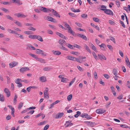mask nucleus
Here are the masks:
<instances>
[{"label": "nucleus", "mask_w": 130, "mask_h": 130, "mask_svg": "<svg viewBox=\"0 0 130 130\" xmlns=\"http://www.w3.org/2000/svg\"><path fill=\"white\" fill-rule=\"evenodd\" d=\"M93 19L94 21L98 22H99V20L98 18L94 17L93 18Z\"/></svg>", "instance_id": "obj_49"}, {"label": "nucleus", "mask_w": 130, "mask_h": 130, "mask_svg": "<svg viewBox=\"0 0 130 130\" xmlns=\"http://www.w3.org/2000/svg\"><path fill=\"white\" fill-rule=\"evenodd\" d=\"M63 23V24H64V26L66 27L68 29L70 27L69 25L66 23L65 22H64Z\"/></svg>", "instance_id": "obj_37"}, {"label": "nucleus", "mask_w": 130, "mask_h": 130, "mask_svg": "<svg viewBox=\"0 0 130 130\" xmlns=\"http://www.w3.org/2000/svg\"><path fill=\"white\" fill-rule=\"evenodd\" d=\"M18 64V62L15 61H13L10 63L9 64V65L10 67L11 68H12L14 67L15 66L17 65Z\"/></svg>", "instance_id": "obj_5"}, {"label": "nucleus", "mask_w": 130, "mask_h": 130, "mask_svg": "<svg viewBox=\"0 0 130 130\" xmlns=\"http://www.w3.org/2000/svg\"><path fill=\"white\" fill-rule=\"evenodd\" d=\"M107 46L110 50H113V48L111 45H107Z\"/></svg>", "instance_id": "obj_54"}, {"label": "nucleus", "mask_w": 130, "mask_h": 130, "mask_svg": "<svg viewBox=\"0 0 130 130\" xmlns=\"http://www.w3.org/2000/svg\"><path fill=\"white\" fill-rule=\"evenodd\" d=\"M86 58V57H80V61L81 62L83 61H85L86 60H84V59H85Z\"/></svg>", "instance_id": "obj_38"}, {"label": "nucleus", "mask_w": 130, "mask_h": 130, "mask_svg": "<svg viewBox=\"0 0 130 130\" xmlns=\"http://www.w3.org/2000/svg\"><path fill=\"white\" fill-rule=\"evenodd\" d=\"M125 61L127 66L129 64L130 65V62L128 58L127 57H126V58H125Z\"/></svg>", "instance_id": "obj_28"}, {"label": "nucleus", "mask_w": 130, "mask_h": 130, "mask_svg": "<svg viewBox=\"0 0 130 130\" xmlns=\"http://www.w3.org/2000/svg\"><path fill=\"white\" fill-rule=\"evenodd\" d=\"M28 29L30 30H32L33 31H35L36 30V29L33 27H30L28 28Z\"/></svg>", "instance_id": "obj_47"}, {"label": "nucleus", "mask_w": 130, "mask_h": 130, "mask_svg": "<svg viewBox=\"0 0 130 130\" xmlns=\"http://www.w3.org/2000/svg\"><path fill=\"white\" fill-rule=\"evenodd\" d=\"M90 46H91V47L92 49L94 51H95V52H97V51H96V48L92 43H90Z\"/></svg>", "instance_id": "obj_16"}, {"label": "nucleus", "mask_w": 130, "mask_h": 130, "mask_svg": "<svg viewBox=\"0 0 130 130\" xmlns=\"http://www.w3.org/2000/svg\"><path fill=\"white\" fill-rule=\"evenodd\" d=\"M78 52H77L72 51L71 52V54L73 55H77Z\"/></svg>", "instance_id": "obj_61"}, {"label": "nucleus", "mask_w": 130, "mask_h": 130, "mask_svg": "<svg viewBox=\"0 0 130 130\" xmlns=\"http://www.w3.org/2000/svg\"><path fill=\"white\" fill-rule=\"evenodd\" d=\"M6 18L11 21H13V18L9 15H7L5 16Z\"/></svg>", "instance_id": "obj_21"}, {"label": "nucleus", "mask_w": 130, "mask_h": 130, "mask_svg": "<svg viewBox=\"0 0 130 130\" xmlns=\"http://www.w3.org/2000/svg\"><path fill=\"white\" fill-rule=\"evenodd\" d=\"M71 121L69 120L66 122V123H69L67 124L66 126V127H68L69 126H70L72 125H73V124L72 123H71Z\"/></svg>", "instance_id": "obj_10"}, {"label": "nucleus", "mask_w": 130, "mask_h": 130, "mask_svg": "<svg viewBox=\"0 0 130 130\" xmlns=\"http://www.w3.org/2000/svg\"><path fill=\"white\" fill-rule=\"evenodd\" d=\"M30 70L27 67H23L20 69V71L21 72L23 73L27 71H29Z\"/></svg>", "instance_id": "obj_2"}, {"label": "nucleus", "mask_w": 130, "mask_h": 130, "mask_svg": "<svg viewBox=\"0 0 130 130\" xmlns=\"http://www.w3.org/2000/svg\"><path fill=\"white\" fill-rule=\"evenodd\" d=\"M18 97L16 94H15L14 96L13 99V103L14 104H15L17 103V98Z\"/></svg>", "instance_id": "obj_31"}, {"label": "nucleus", "mask_w": 130, "mask_h": 130, "mask_svg": "<svg viewBox=\"0 0 130 130\" xmlns=\"http://www.w3.org/2000/svg\"><path fill=\"white\" fill-rule=\"evenodd\" d=\"M75 24L76 25L78 26L79 27H81L82 26V25L80 23H78L77 22H76Z\"/></svg>", "instance_id": "obj_62"}, {"label": "nucleus", "mask_w": 130, "mask_h": 130, "mask_svg": "<svg viewBox=\"0 0 130 130\" xmlns=\"http://www.w3.org/2000/svg\"><path fill=\"white\" fill-rule=\"evenodd\" d=\"M51 11H52V12L54 14V15L59 18L60 17V15L56 11L52 9H51Z\"/></svg>", "instance_id": "obj_7"}, {"label": "nucleus", "mask_w": 130, "mask_h": 130, "mask_svg": "<svg viewBox=\"0 0 130 130\" xmlns=\"http://www.w3.org/2000/svg\"><path fill=\"white\" fill-rule=\"evenodd\" d=\"M49 125L48 124L46 125L44 127L43 130H47L49 128Z\"/></svg>", "instance_id": "obj_53"}, {"label": "nucleus", "mask_w": 130, "mask_h": 130, "mask_svg": "<svg viewBox=\"0 0 130 130\" xmlns=\"http://www.w3.org/2000/svg\"><path fill=\"white\" fill-rule=\"evenodd\" d=\"M68 81V79L66 78L63 77L62 78L61 82L64 83H67Z\"/></svg>", "instance_id": "obj_26"}, {"label": "nucleus", "mask_w": 130, "mask_h": 130, "mask_svg": "<svg viewBox=\"0 0 130 130\" xmlns=\"http://www.w3.org/2000/svg\"><path fill=\"white\" fill-rule=\"evenodd\" d=\"M64 113L63 112H59L56 114L55 116V119H58L59 118H61L63 115Z\"/></svg>", "instance_id": "obj_3"}, {"label": "nucleus", "mask_w": 130, "mask_h": 130, "mask_svg": "<svg viewBox=\"0 0 130 130\" xmlns=\"http://www.w3.org/2000/svg\"><path fill=\"white\" fill-rule=\"evenodd\" d=\"M85 118L88 119H91L92 118L90 117L87 113H85Z\"/></svg>", "instance_id": "obj_25"}, {"label": "nucleus", "mask_w": 130, "mask_h": 130, "mask_svg": "<svg viewBox=\"0 0 130 130\" xmlns=\"http://www.w3.org/2000/svg\"><path fill=\"white\" fill-rule=\"evenodd\" d=\"M120 23L121 24L122 26L124 28H125L126 26L123 22L120 20Z\"/></svg>", "instance_id": "obj_48"}, {"label": "nucleus", "mask_w": 130, "mask_h": 130, "mask_svg": "<svg viewBox=\"0 0 130 130\" xmlns=\"http://www.w3.org/2000/svg\"><path fill=\"white\" fill-rule=\"evenodd\" d=\"M94 76L95 78L96 79L98 78L97 74L96 72H94Z\"/></svg>", "instance_id": "obj_52"}, {"label": "nucleus", "mask_w": 130, "mask_h": 130, "mask_svg": "<svg viewBox=\"0 0 130 130\" xmlns=\"http://www.w3.org/2000/svg\"><path fill=\"white\" fill-rule=\"evenodd\" d=\"M74 47H76L77 48L80 49L82 47L80 45H78L77 44H75L74 45Z\"/></svg>", "instance_id": "obj_45"}, {"label": "nucleus", "mask_w": 130, "mask_h": 130, "mask_svg": "<svg viewBox=\"0 0 130 130\" xmlns=\"http://www.w3.org/2000/svg\"><path fill=\"white\" fill-rule=\"evenodd\" d=\"M96 112L97 113L99 114H101L105 112V110H103L102 109L100 108L97 109Z\"/></svg>", "instance_id": "obj_4"}, {"label": "nucleus", "mask_w": 130, "mask_h": 130, "mask_svg": "<svg viewBox=\"0 0 130 130\" xmlns=\"http://www.w3.org/2000/svg\"><path fill=\"white\" fill-rule=\"evenodd\" d=\"M112 72L114 75L115 76H117V70L115 69H113V70Z\"/></svg>", "instance_id": "obj_23"}, {"label": "nucleus", "mask_w": 130, "mask_h": 130, "mask_svg": "<svg viewBox=\"0 0 130 130\" xmlns=\"http://www.w3.org/2000/svg\"><path fill=\"white\" fill-rule=\"evenodd\" d=\"M53 53L54 55H59L61 54V52L59 51H53Z\"/></svg>", "instance_id": "obj_17"}, {"label": "nucleus", "mask_w": 130, "mask_h": 130, "mask_svg": "<svg viewBox=\"0 0 130 130\" xmlns=\"http://www.w3.org/2000/svg\"><path fill=\"white\" fill-rule=\"evenodd\" d=\"M98 55L99 59L101 60H102V59L105 60L106 59V57L103 54H98Z\"/></svg>", "instance_id": "obj_8"}, {"label": "nucleus", "mask_w": 130, "mask_h": 130, "mask_svg": "<svg viewBox=\"0 0 130 130\" xmlns=\"http://www.w3.org/2000/svg\"><path fill=\"white\" fill-rule=\"evenodd\" d=\"M51 69L52 68H51L49 67H46L43 68V70L44 71H50Z\"/></svg>", "instance_id": "obj_30"}, {"label": "nucleus", "mask_w": 130, "mask_h": 130, "mask_svg": "<svg viewBox=\"0 0 130 130\" xmlns=\"http://www.w3.org/2000/svg\"><path fill=\"white\" fill-rule=\"evenodd\" d=\"M66 46L68 47L69 48L71 49H73L74 47V45H71L70 44L66 43Z\"/></svg>", "instance_id": "obj_22"}, {"label": "nucleus", "mask_w": 130, "mask_h": 130, "mask_svg": "<svg viewBox=\"0 0 130 130\" xmlns=\"http://www.w3.org/2000/svg\"><path fill=\"white\" fill-rule=\"evenodd\" d=\"M23 103H19L18 106V109H21V108L22 107Z\"/></svg>", "instance_id": "obj_42"}, {"label": "nucleus", "mask_w": 130, "mask_h": 130, "mask_svg": "<svg viewBox=\"0 0 130 130\" xmlns=\"http://www.w3.org/2000/svg\"><path fill=\"white\" fill-rule=\"evenodd\" d=\"M48 91V88H46V89L44 90V94H48L47 93Z\"/></svg>", "instance_id": "obj_57"}, {"label": "nucleus", "mask_w": 130, "mask_h": 130, "mask_svg": "<svg viewBox=\"0 0 130 130\" xmlns=\"http://www.w3.org/2000/svg\"><path fill=\"white\" fill-rule=\"evenodd\" d=\"M106 78L108 79L110 77L109 75L107 74H105L103 75Z\"/></svg>", "instance_id": "obj_55"}, {"label": "nucleus", "mask_w": 130, "mask_h": 130, "mask_svg": "<svg viewBox=\"0 0 130 130\" xmlns=\"http://www.w3.org/2000/svg\"><path fill=\"white\" fill-rule=\"evenodd\" d=\"M29 55L30 56H32L33 57L36 59L37 57V56L35 54H33L30 53H29Z\"/></svg>", "instance_id": "obj_43"}, {"label": "nucleus", "mask_w": 130, "mask_h": 130, "mask_svg": "<svg viewBox=\"0 0 130 130\" xmlns=\"http://www.w3.org/2000/svg\"><path fill=\"white\" fill-rule=\"evenodd\" d=\"M6 94L7 97H9L10 94V93L9 91V90L6 88H5L4 90Z\"/></svg>", "instance_id": "obj_9"}, {"label": "nucleus", "mask_w": 130, "mask_h": 130, "mask_svg": "<svg viewBox=\"0 0 130 130\" xmlns=\"http://www.w3.org/2000/svg\"><path fill=\"white\" fill-rule=\"evenodd\" d=\"M14 21H15L14 23L15 24L17 25L20 27L22 26V24L21 23L16 20H15Z\"/></svg>", "instance_id": "obj_14"}, {"label": "nucleus", "mask_w": 130, "mask_h": 130, "mask_svg": "<svg viewBox=\"0 0 130 130\" xmlns=\"http://www.w3.org/2000/svg\"><path fill=\"white\" fill-rule=\"evenodd\" d=\"M65 42H66L65 40L62 39H60L58 41L59 43L61 45H63V44Z\"/></svg>", "instance_id": "obj_18"}, {"label": "nucleus", "mask_w": 130, "mask_h": 130, "mask_svg": "<svg viewBox=\"0 0 130 130\" xmlns=\"http://www.w3.org/2000/svg\"><path fill=\"white\" fill-rule=\"evenodd\" d=\"M4 98L3 96L0 94V101L3 102L4 101Z\"/></svg>", "instance_id": "obj_40"}, {"label": "nucleus", "mask_w": 130, "mask_h": 130, "mask_svg": "<svg viewBox=\"0 0 130 130\" xmlns=\"http://www.w3.org/2000/svg\"><path fill=\"white\" fill-rule=\"evenodd\" d=\"M92 54L94 57V58L96 60L98 59L97 56L96 55L95 53L94 52L92 53Z\"/></svg>", "instance_id": "obj_41"}, {"label": "nucleus", "mask_w": 130, "mask_h": 130, "mask_svg": "<svg viewBox=\"0 0 130 130\" xmlns=\"http://www.w3.org/2000/svg\"><path fill=\"white\" fill-rule=\"evenodd\" d=\"M109 22L111 24L114 25L115 23L113 21L111 20H109Z\"/></svg>", "instance_id": "obj_63"}, {"label": "nucleus", "mask_w": 130, "mask_h": 130, "mask_svg": "<svg viewBox=\"0 0 130 130\" xmlns=\"http://www.w3.org/2000/svg\"><path fill=\"white\" fill-rule=\"evenodd\" d=\"M53 19V18L51 17L47 16L46 18V20L49 21H52V20Z\"/></svg>", "instance_id": "obj_34"}, {"label": "nucleus", "mask_w": 130, "mask_h": 130, "mask_svg": "<svg viewBox=\"0 0 130 130\" xmlns=\"http://www.w3.org/2000/svg\"><path fill=\"white\" fill-rule=\"evenodd\" d=\"M36 36H37V35H29L28 37L30 38L35 39H36Z\"/></svg>", "instance_id": "obj_36"}, {"label": "nucleus", "mask_w": 130, "mask_h": 130, "mask_svg": "<svg viewBox=\"0 0 130 130\" xmlns=\"http://www.w3.org/2000/svg\"><path fill=\"white\" fill-rule=\"evenodd\" d=\"M56 34L57 35L59 36H60V37H61L62 38H63V37L64 36V35H63L61 33H59V32H56Z\"/></svg>", "instance_id": "obj_35"}, {"label": "nucleus", "mask_w": 130, "mask_h": 130, "mask_svg": "<svg viewBox=\"0 0 130 130\" xmlns=\"http://www.w3.org/2000/svg\"><path fill=\"white\" fill-rule=\"evenodd\" d=\"M82 38L83 39H84L85 40H87V37H86L83 35V36H82Z\"/></svg>", "instance_id": "obj_64"}, {"label": "nucleus", "mask_w": 130, "mask_h": 130, "mask_svg": "<svg viewBox=\"0 0 130 130\" xmlns=\"http://www.w3.org/2000/svg\"><path fill=\"white\" fill-rule=\"evenodd\" d=\"M36 39H37L39 41L42 42L43 41V39L41 37L40 35H37V36H36Z\"/></svg>", "instance_id": "obj_15"}, {"label": "nucleus", "mask_w": 130, "mask_h": 130, "mask_svg": "<svg viewBox=\"0 0 130 130\" xmlns=\"http://www.w3.org/2000/svg\"><path fill=\"white\" fill-rule=\"evenodd\" d=\"M44 97L46 98L47 99H48L49 98L48 94H44Z\"/></svg>", "instance_id": "obj_60"}, {"label": "nucleus", "mask_w": 130, "mask_h": 130, "mask_svg": "<svg viewBox=\"0 0 130 130\" xmlns=\"http://www.w3.org/2000/svg\"><path fill=\"white\" fill-rule=\"evenodd\" d=\"M68 32L73 35H74L75 34V32L72 30L71 27L68 29Z\"/></svg>", "instance_id": "obj_20"}, {"label": "nucleus", "mask_w": 130, "mask_h": 130, "mask_svg": "<svg viewBox=\"0 0 130 130\" xmlns=\"http://www.w3.org/2000/svg\"><path fill=\"white\" fill-rule=\"evenodd\" d=\"M76 79V78L75 77L72 80L71 82L69 84V86H70L75 81V80Z\"/></svg>", "instance_id": "obj_39"}, {"label": "nucleus", "mask_w": 130, "mask_h": 130, "mask_svg": "<svg viewBox=\"0 0 130 130\" xmlns=\"http://www.w3.org/2000/svg\"><path fill=\"white\" fill-rule=\"evenodd\" d=\"M72 97V95L70 94L67 97V100L69 101H71Z\"/></svg>", "instance_id": "obj_29"}, {"label": "nucleus", "mask_w": 130, "mask_h": 130, "mask_svg": "<svg viewBox=\"0 0 130 130\" xmlns=\"http://www.w3.org/2000/svg\"><path fill=\"white\" fill-rule=\"evenodd\" d=\"M15 16H17L18 17L25 18L27 17V15H25L23 14H21L20 13H15L14 14Z\"/></svg>", "instance_id": "obj_6"}, {"label": "nucleus", "mask_w": 130, "mask_h": 130, "mask_svg": "<svg viewBox=\"0 0 130 130\" xmlns=\"http://www.w3.org/2000/svg\"><path fill=\"white\" fill-rule=\"evenodd\" d=\"M36 59L37 60L40 62L41 63H45V62H44L45 60L44 59H42L41 58H38L37 57Z\"/></svg>", "instance_id": "obj_19"}, {"label": "nucleus", "mask_w": 130, "mask_h": 130, "mask_svg": "<svg viewBox=\"0 0 130 130\" xmlns=\"http://www.w3.org/2000/svg\"><path fill=\"white\" fill-rule=\"evenodd\" d=\"M76 113L77 114L75 115L74 116L75 117L77 118L80 114L81 112L79 111H77Z\"/></svg>", "instance_id": "obj_33"}, {"label": "nucleus", "mask_w": 130, "mask_h": 130, "mask_svg": "<svg viewBox=\"0 0 130 130\" xmlns=\"http://www.w3.org/2000/svg\"><path fill=\"white\" fill-rule=\"evenodd\" d=\"M40 80L42 82H45L46 81V78L44 76L41 77L39 78Z\"/></svg>", "instance_id": "obj_12"}, {"label": "nucleus", "mask_w": 130, "mask_h": 130, "mask_svg": "<svg viewBox=\"0 0 130 130\" xmlns=\"http://www.w3.org/2000/svg\"><path fill=\"white\" fill-rule=\"evenodd\" d=\"M36 50V53L38 54H40L41 53V52H43L42 50L39 49H37Z\"/></svg>", "instance_id": "obj_32"}, {"label": "nucleus", "mask_w": 130, "mask_h": 130, "mask_svg": "<svg viewBox=\"0 0 130 130\" xmlns=\"http://www.w3.org/2000/svg\"><path fill=\"white\" fill-rule=\"evenodd\" d=\"M91 26L94 27L95 28H96L97 30H98L99 31V28L97 26L95 25L94 24L92 23H91Z\"/></svg>", "instance_id": "obj_24"}, {"label": "nucleus", "mask_w": 130, "mask_h": 130, "mask_svg": "<svg viewBox=\"0 0 130 130\" xmlns=\"http://www.w3.org/2000/svg\"><path fill=\"white\" fill-rule=\"evenodd\" d=\"M47 31V33L49 34H53V31L50 29L48 30Z\"/></svg>", "instance_id": "obj_56"}, {"label": "nucleus", "mask_w": 130, "mask_h": 130, "mask_svg": "<svg viewBox=\"0 0 130 130\" xmlns=\"http://www.w3.org/2000/svg\"><path fill=\"white\" fill-rule=\"evenodd\" d=\"M60 49L62 50H63L65 51L68 50L65 47H64L63 45H61V46H60Z\"/></svg>", "instance_id": "obj_44"}, {"label": "nucleus", "mask_w": 130, "mask_h": 130, "mask_svg": "<svg viewBox=\"0 0 130 130\" xmlns=\"http://www.w3.org/2000/svg\"><path fill=\"white\" fill-rule=\"evenodd\" d=\"M81 16L82 18H86L87 17V14H82V15H81Z\"/></svg>", "instance_id": "obj_59"}, {"label": "nucleus", "mask_w": 130, "mask_h": 130, "mask_svg": "<svg viewBox=\"0 0 130 130\" xmlns=\"http://www.w3.org/2000/svg\"><path fill=\"white\" fill-rule=\"evenodd\" d=\"M67 58L69 60H72L74 61H76V58L75 57H74L71 56H67Z\"/></svg>", "instance_id": "obj_13"}, {"label": "nucleus", "mask_w": 130, "mask_h": 130, "mask_svg": "<svg viewBox=\"0 0 130 130\" xmlns=\"http://www.w3.org/2000/svg\"><path fill=\"white\" fill-rule=\"evenodd\" d=\"M68 14L71 16L74 17H76V15H75V14L74 13H69Z\"/></svg>", "instance_id": "obj_46"}, {"label": "nucleus", "mask_w": 130, "mask_h": 130, "mask_svg": "<svg viewBox=\"0 0 130 130\" xmlns=\"http://www.w3.org/2000/svg\"><path fill=\"white\" fill-rule=\"evenodd\" d=\"M42 8V11L45 12H49L51 11V9H48L46 8Z\"/></svg>", "instance_id": "obj_11"}, {"label": "nucleus", "mask_w": 130, "mask_h": 130, "mask_svg": "<svg viewBox=\"0 0 130 130\" xmlns=\"http://www.w3.org/2000/svg\"><path fill=\"white\" fill-rule=\"evenodd\" d=\"M1 10L5 12H8V10L4 8H2L1 9Z\"/></svg>", "instance_id": "obj_51"}, {"label": "nucleus", "mask_w": 130, "mask_h": 130, "mask_svg": "<svg viewBox=\"0 0 130 130\" xmlns=\"http://www.w3.org/2000/svg\"><path fill=\"white\" fill-rule=\"evenodd\" d=\"M14 108H13V109L11 110V114L13 117H14Z\"/></svg>", "instance_id": "obj_58"}, {"label": "nucleus", "mask_w": 130, "mask_h": 130, "mask_svg": "<svg viewBox=\"0 0 130 130\" xmlns=\"http://www.w3.org/2000/svg\"><path fill=\"white\" fill-rule=\"evenodd\" d=\"M116 2L117 6L118 7H119L120 6V3L119 1L117 0L116 1Z\"/></svg>", "instance_id": "obj_50"}, {"label": "nucleus", "mask_w": 130, "mask_h": 130, "mask_svg": "<svg viewBox=\"0 0 130 130\" xmlns=\"http://www.w3.org/2000/svg\"><path fill=\"white\" fill-rule=\"evenodd\" d=\"M109 38H110V39L111 41H112L114 43H116V42L115 41V39L114 38L110 36H109Z\"/></svg>", "instance_id": "obj_27"}, {"label": "nucleus", "mask_w": 130, "mask_h": 130, "mask_svg": "<svg viewBox=\"0 0 130 130\" xmlns=\"http://www.w3.org/2000/svg\"><path fill=\"white\" fill-rule=\"evenodd\" d=\"M100 10L104 11V12L108 15H113L112 12L110 10L107 9H100Z\"/></svg>", "instance_id": "obj_1"}]
</instances>
